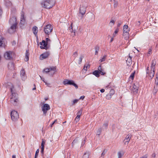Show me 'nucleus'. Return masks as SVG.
<instances>
[{
    "label": "nucleus",
    "mask_w": 158,
    "mask_h": 158,
    "mask_svg": "<svg viewBox=\"0 0 158 158\" xmlns=\"http://www.w3.org/2000/svg\"><path fill=\"white\" fill-rule=\"evenodd\" d=\"M8 85L9 86H7V88L10 89L12 95V97L10 98V102L13 105L16 106L19 101L17 98L18 94L16 93H13V89L14 87L11 83H8Z\"/></svg>",
    "instance_id": "1"
},
{
    "label": "nucleus",
    "mask_w": 158,
    "mask_h": 158,
    "mask_svg": "<svg viewBox=\"0 0 158 158\" xmlns=\"http://www.w3.org/2000/svg\"><path fill=\"white\" fill-rule=\"evenodd\" d=\"M9 23L12 25L8 29V32L10 34L14 32L17 25L16 18L15 17H12L9 20Z\"/></svg>",
    "instance_id": "2"
},
{
    "label": "nucleus",
    "mask_w": 158,
    "mask_h": 158,
    "mask_svg": "<svg viewBox=\"0 0 158 158\" xmlns=\"http://www.w3.org/2000/svg\"><path fill=\"white\" fill-rule=\"evenodd\" d=\"M41 5L43 7L45 8L49 9L54 6L55 3L53 1L46 0L42 2Z\"/></svg>",
    "instance_id": "3"
},
{
    "label": "nucleus",
    "mask_w": 158,
    "mask_h": 158,
    "mask_svg": "<svg viewBox=\"0 0 158 158\" xmlns=\"http://www.w3.org/2000/svg\"><path fill=\"white\" fill-rule=\"evenodd\" d=\"M49 42H51V40L48 38H46L45 40H43L42 42H40V48L42 49L47 50L48 49V45Z\"/></svg>",
    "instance_id": "4"
},
{
    "label": "nucleus",
    "mask_w": 158,
    "mask_h": 158,
    "mask_svg": "<svg viewBox=\"0 0 158 158\" xmlns=\"http://www.w3.org/2000/svg\"><path fill=\"white\" fill-rule=\"evenodd\" d=\"M87 6V4L86 2L83 3L81 5L80 7L79 12L82 15L85 14Z\"/></svg>",
    "instance_id": "5"
},
{
    "label": "nucleus",
    "mask_w": 158,
    "mask_h": 158,
    "mask_svg": "<svg viewBox=\"0 0 158 158\" xmlns=\"http://www.w3.org/2000/svg\"><path fill=\"white\" fill-rule=\"evenodd\" d=\"M63 84L64 85H73L76 89L78 88V85L75 83L74 81L72 80H69L68 79H65L63 81Z\"/></svg>",
    "instance_id": "6"
},
{
    "label": "nucleus",
    "mask_w": 158,
    "mask_h": 158,
    "mask_svg": "<svg viewBox=\"0 0 158 158\" xmlns=\"http://www.w3.org/2000/svg\"><path fill=\"white\" fill-rule=\"evenodd\" d=\"M10 115L11 119L13 121H16L19 118V114L18 112L15 110H13L11 112Z\"/></svg>",
    "instance_id": "7"
},
{
    "label": "nucleus",
    "mask_w": 158,
    "mask_h": 158,
    "mask_svg": "<svg viewBox=\"0 0 158 158\" xmlns=\"http://www.w3.org/2000/svg\"><path fill=\"white\" fill-rule=\"evenodd\" d=\"M52 26L51 25L48 24L45 27L44 31L45 34L49 35L52 32Z\"/></svg>",
    "instance_id": "8"
},
{
    "label": "nucleus",
    "mask_w": 158,
    "mask_h": 158,
    "mask_svg": "<svg viewBox=\"0 0 158 158\" xmlns=\"http://www.w3.org/2000/svg\"><path fill=\"white\" fill-rule=\"evenodd\" d=\"M32 31L33 33L35 35V36L36 37V42L37 43V44L38 45V47L39 46V39L38 36H37V33L38 31V28L36 26H35L33 27L32 28Z\"/></svg>",
    "instance_id": "9"
},
{
    "label": "nucleus",
    "mask_w": 158,
    "mask_h": 158,
    "mask_svg": "<svg viewBox=\"0 0 158 158\" xmlns=\"http://www.w3.org/2000/svg\"><path fill=\"white\" fill-rule=\"evenodd\" d=\"M50 109V106L47 104H44L42 107V111H43L44 114L45 115H46L47 111Z\"/></svg>",
    "instance_id": "10"
},
{
    "label": "nucleus",
    "mask_w": 158,
    "mask_h": 158,
    "mask_svg": "<svg viewBox=\"0 0 158 158\" xmlns=\"http://www.w3.org/2000/svg\"><path fill=\"white\" fill-rule=\"evenodd\" d=\"M12 52L11 51L6 52L4 54V56L6 60H10L12 58Z\"/></svg>",
    "instance_id": "11"
},
{
    "label": "nucleus",
    "mask_w": 158,
    "mask_h": 158,
    "mask_svg": "<svg viewBox=\"0 0 158 158\" xmlns=\"http://www.w3.org/2000/svg\"><path fill=\"white\" fill-rule=\"evenodd\" d=\"M149 67H148L146 70L147 73L148 74V76H149L152 79L153 77L155 74L154 69H151L150 72H149Z\"/></svg>",
    "instance_id": "12"
},
{
    "label": "nucleus",
    "mask_w": 158,
    "mask_h": 158,
    "mask_svg": "<svg viewBox=\"0 0 158 158\" xmlns=\"http://www.w3.org/2000/svg\"><path fill=\"white\" fill-rule=\"evenodd\" d=\"M49 55V52H46L40 55V60H43L48 58Z\"/></svg>",
    "instance_id": "13"
},
{
    "label": "nucleus",
    "mask_w": 158,
    "mask_h": 158,
    "mask_svg": "<svg viewBox=\"0 0 158 158\" xmlns=\"http://www.w3.org/2000/svg\"><path fill=\"white\" fill-rule=\"evenodd\" d=\"M56 66H52L49 68V72H51V75H53L56 72Z\"/></svg>",
    "instance_id": "14"
},
{
    "label": "nucleus",
    "mask_w": 158,
    "mask_h": 158,
    "mask_svg": "<svg viewBox=\"0 0 158 158\" xmlns=\"http://www.w3.org/2000/svg\"><path fill=\"white\" fill-rule=\"evenodd\" d=\"M20 75L23 80H25L26 78V77L25 75V72L24 70L22 69L20 71Z\"/></svg>",
    "instance_id": "15"
},
{
    "label": "nucleus",
    "mask_w": 158,
    "mask_h": 158,
    "mask_svg": "<svg viewBox=\"0 0 158 158\" xmlns=\"http://www.w3.org/2000/svg\"><path fill=\"white\" fill-rule=\"evenodd\" d=\"M127 65L128 66H131L132 64V60L131 57L130 56H129V58H128L126 61Z\"/></svg>",
    "instance_id": "16"
},
{
    "label": "nucleus",
    "mask_w": 158,
    "mask_h": 158,
    "mask_svg": "<svg viewBox=\"0 0 158 158\" xmlns=\"http://www.w3.org/2000/svg\"><path fill=\"white\" fill-rule=\"evenodd\" d=\"M24 14L23 12L21 13V18L20 24L21 25H23L25 23V19L24 17Z\"/></svg>",
    "instance_id": "17"
},
{
    "label": "nucleus",
    "mask_w": 158,
    "mask_h": 158,
    "mask_svg": "<svg viewBox=\"0 0 158 158\" xmlns=\"http://www.w3.org/2000/svg\"><path fill=\"white\" fill-rule=\"evenodd\" d=\"M42 141L41 143V152L43 155L44 154V144H45V141H44L43 139H42Z\"/></svg>",
    "instance_id": "18"
},
{
    "label": "nucleus",
    "mask_w": 158,
    "mask_h": 158,
    "mask_svg": "<svg viewBox=\"0 0 158 158\" xmlns=\"http://www.w3.org/2000/svg\"><path fill=\"white\" fill-rule=\"evenodd\" d=\"M8 68L9 69L11 70H13L15 69L14 65L12 62H9L8 64Z\"/></svg>",
    "instance_id": "19"
},
{
    "label": "nucleus",
    "mask_w": 158,
    "mask_h": 158,
    "mask_svg": "<svg viewBox=\"0 0 158 158\" xmlns=\"http://www.w3.org/2000/svg\"><path fill=\"white\" fill-rule=\"evenodd\" d=\"M5 39L2 36L0 35V47H2L4 45V40Z\"/></svg>",
    "instance_id": "20"
},
{
    "label": "nucleus",
    "mask_w": 158,
    "mask_h": 158,
    "mask_svg": "<svg viewBox=\"0 0 158 158\" xmlns=\"http://www.w3.org/2000/svg\"><path fill=\"white\" fill-rule=\"evenodd\" d=\"M29 50H26V53H25V57L24 58V60H25V61H27L29 59Z\"/></svg>",
    "instance_id": "21"
},
{
    "label": "nucleus",
    "mask_w": 158,
    "mask_h": 158,
    "mask_svg": "<svg viewBox=\"0 0 158 158\" xmlns=\"http://www.w3.org/2000/svg\"><path fill=\"white\" fill-rule=\"evenodd\" d=\"M123 35L124 39L127 40L129 38V35L128 32H123Z\"/></svg>",
    "instance_id": "22"
},
{
    "label": "nucleus",
    "mask_w": 158,
    "mask_h": 158,
    "mask_svg": "<svg viewBox=\"0 0 158 158\" xmlns=\"http://www.w3.org/2000/svg\"><path fill=\"white\" fill-rule=\"evenodd\" d=\"M156 61L155 60H153L152 62V64L151 66V69H154L155 66L156 64Z\"/></svg>",
    "instance_id": "23"
},
{
    "label": "nucleus",
    "mask_w": 158,
    "mask_h": 158,
    "mask_svg": "<svg viewBox=\"0 0 158 158\" xmlns=\"http://www.w3.org/2000/svg\"><path fill=\"white\" fill-rule=\"evenodd\" d=\"M93 74L96 77H98L100 76V72L98 70H95L93 72Z\"/></svg>",
    "instance_id": "24"
},
{
    "label": "nucleus",
    "mask_w": 158,
    "mask_h": 158,
    "mask_svg": "<svg viewBox=\"0 0 158 158\" xmlns=\"http://www.w3.org/2000/svg\"><path fill=\"white\" fill-rule=\"evenodd\" d=\"M90 153L89 152H85L82 156L83 158H89Z\"/></svg>",
    "instance_id": "25"
},
{
    "label": "nucleus",
    "mask_w": 158,
    "mask_h": 158,
    "mask_svg": "<svg viewBox=\"0 0 158 158\" xmlns=\"http://www.w3.org/2000/svg\"><path fill=\"white\" fill-rule=\"evenodd\" d=\"M128 26L124 25L123 27V32H128L129 30L128 29Z\"/></svg>",
    "instance_id": "26"
},
{
    "label": "nucleus",
    "mask_w": 158,
    "mask_h": 158,
    "mask_svg": "<svg viewBox=\"0 0 158 158\" xmlns=\"http://www.w3.org/2000/svg\"><path fill=\"white\" fill-rule=\"evenodd\" d=\"M130 136H131V135H130L129 134L127 135L125 137V138L124 140V141L126 140L129 142L131 138V137H130Z\"/></svg>",
    "instance_id": "27"
},
{
    "label": "nucleus",
    "mask_w": 158,
    "mask_h": 158,
    "mask_svg": "<svg viewBox=\"0 0 158 158\" xmlns=\"http://www.w3.org/2000/svg\"><path fill=\"white\" fill-rule=\"evenodd\" d=\"M133 88L134 92H135L136 93L137 92L138 89L137 86H136L135 85H133Z\"/></svg>",
    "instance_id": "28"
},
{
    "label": "nucleus",
    "mask_w": 158,
    "mask_h": 158,
    "mask_svg": "<svg viewBox=\"0 0 158 158\" xmlns=\"http://www.w3.org/2000/svg\"><path fill=\"white\" fill-rule=\"evenodd\" d=\"M40 78H41V79L43 80L44 82L45 83V84L48 86L50 87L51 84L49 83H48L46 81H45L44 79L43 78H42L40 76Z\"/></svg>",
    "instance_id": "29"
},
{
    "label": "nucleus",
    "mask_w": 158,
    "mask_h": 158,
    "mask_svg": "<svg viewBox=\"0 0 158 158\" xmlns=\"http://www.w3.org/2000/svg\"><path fill=\"white\" fill-rule=\"evenodd\" d=\"M123 154V153L122 154L121 151L118 152V158H121Z\"/></svg>",
    "instance_id": "30"
},
{
    "label": "nucleus",
    "mask_w": 158,
    "mask_h": 158,
    "mask_svg": "<svg viewBox=\"0 0 158 158\" xmlns=\"http://www.w3.org/2000/svg\"><path fill=\"white\" fill-rule=\"evenodd\" d=\"M102 131V129L101 128H99L97 132V135H99Z\"/></svg>",
    "instance_id": "31"
},
{
    "label": "nucleus",
    "mask_w": 158,
    "mask_h": 158,
    "mask_svg": "<svg viewBox=\"0 0 158 158\" xmlns=\"http://www.w3.org/2000/svg\"><path fill=\"white\" fill-rule=\"evenodd\" d=\"M106 55H105L100 60V61L101 62H102L105 61L106 58Z\"/></svg>",
    "instance_id": "32"
},
{
    "label": "nucleus",
    "mask_w": 158,
    "mask_h": 158,
    "mask_svg": "<svg viewBox=\"0 0 158 158\" xmlns=\"http://www.w3.org/2000/svg\"><path fill=\"white\" fill-rule=\"evenodd\" d=\"M135 73V71H134L133 73H132L131 75L130 78L132 80L133 79L134 77V75Z\"/></svg>",
    "instance_id": "33"
},
{
    "label": "nucleus",
    "mask_w": 158,
    "mask_h": 158,
    "mask_svg": "<svg viewBox=\"0 0 158 158\" xmlns=\"http://www.w3.org/2000/svg\"><path fill=\"white\" fill-rule=\"evenodd\" d=\"M83 58V56L82 55H81L79 58V64H80L82 62V60Z\"/></svg>",
    "instance_id": "34"
},
{
    "label": "nucleus",
    "mask_w": 158,
    "mask_h": 158,
    "mask_svg": "<svg viewBox=\"0 0 158 158\" xmlns=\"http://www.w3.org/2000/svg\"><path fill=\"white\" fill-rule=\"evenodd\" d=\"M6 5L8 7L10 6L11 5V2L9 1L6 2Z\"/></svg>",
    "instance_id": "35"
},
{
    "label": "nucleus",
    "mask_w": 158,
    "mask_h": 158,
    "mask_svg": "<svg viewBox=\"0 0 158 158\" xmlns=\"http://www.w3.org/2000/svg\"><path fill=\"white\" fill-rule=\"evenodd\" d=\"M99 47L98 46H96L95 47V55H98V51L99 50Z\"/></svg>",
    "instance_id": "36"
},
{
    "label": "nucleus",
    "mask_w": 158,
    "mask_h": 158,
    "mask_svg": "<svg viewBox=\"0 0 158 158\" xmlns=\"http://www.w3.org/2000/svg\"><path fill=\"white\" fill-rule=\"evenodd\" d=\"M118 30H119V29L118 28H117L115 30V31L114 34H113V37H114L115 36V35L118 33Z\"/></svg>",
    "instance_id": "37"
},
{
    "label": "nucleus",
    "mask_w": 158,
    "mask_h": 158,
    "mask_svg": "<svg viewBox=\"0 0 158 158\" xmlns=\"http://www.w3.org/2000/svg\"><path fill=\"white\" fill-rule=\"evenodd\" d=\"M101 74L102 75H105L106 74V73L104 72L103 69H102V70L100 71V74Z\"/></svg>",
    "instance_id": "38"
},
{
    "label": "nucleus",
    "mask_w": 158,
    "mask_h": 158,
    "mask_svg": "<svg viewBox=\"0 0 158 158\" xmlns=\"http://www.w3.org/2000/svg\"><path fill=\"white\" fill-rule=\"evenodd\" d=\"M118 6V2L117 1H114V8H117Z\"/></svg>",
    "instance_id": "39"
},
{
    "label": "nucleus",
    "mask_w": 158,
    "mask_h": 158,
    "mask_svg": "<svg viewBox=\"0 0 158 158\" xmlns=\"http://www.w3.org/2000/svg\"><path fill=\"white\" fill-rule=\"evenodd\" d=\"M114 90L113 89H112L110 90L109 94H110V95H111V96H112L113 94H114Z\"/></svg>",
    "instance_id": "40"
},
{
    "label": "nucleus",
    "mask_w": 158,
    "mask_h": 158,
    "mask_svg": "<svg viewBox=\"0 0 158 158\" xmlns=\"http://www.w3.org/2000/svg\"><path fill=\"white\" fill-rule=\"evenodd\" d=\"M78 142V141L77 139H74L72 143V146H73L74 144L77 143Z\"/></svg>",
    "instance_id": "41"
},
{
    "label": "nucleus",
    "mask_w": 158,
    "mask_h": 158,
    "mask_svg": "<svg viewBox=\"0 0 158 158\" xmlns=\"http://www.w3.org/2000/svg\"><path fill=\"white\" fill-rule=\"evenodd\" d=\"M107 151L106 149H105L103 151V152L102 153L101 156H103L105 155V154L107 152Z\"/></svg>",
    "instance_id": "42"
},
{
    "label": "nucleus",
    "mask_w": 158,
    "mask_h": 158,
    "mask_svg": "<svg viewBox=\"0 0 158 158\" xmlns=\"http://www.w3.org/2000/svg\"><path fill=\"white\" fill-rule=\"evenodd\" d=\"M49 68L45 69L44 70L43 72H45L46 73L49 72Z\"/></svg>",
    "instance_id": "43"
},
{
    "label": "nucleus",
    "mask_w": 158,
    "mask_h": 158,
    "mask_svg": "<svg viewBox=\"0 0 158 158\" xmlns=\"http://www.w3.org/2000/svg\"><path fill=\"white\" fill-rule=\"evenodd\" d=\"M111 97V95H110V94H108L106 96V99H110Z\"/></svg>",
    "instance_id": "44"
},
{
    "label": "nucleus",
    "mask_w": 158,
    "mask_h": 158,
    "mask_svg": "<svg viewBox=\"0 0 158 158\" xmlns=\"http://www.w3.org/2000/svg\"><path fill=\"white\" fill-rule=\"evenodd\" d=\"M82 111V110L81 109L77 113V115H79L80 116H81V114Z\"/></svg>",
    "instance_id": "45"
},
{
    "label": "nucleus",
    "mask_w": 158,
    "mask_h": 158,
    "mask_svg": "<svg viewBox=\"0 0 158 158\" xmlns=\"http://www.w3.org/2000/svg\"><path fill=\"white\" fill-rule=\"evenodd\" d=\"M155 88V87L154 86V89L153 91V93H154V94H155L157 91V89H156Z\"/></svg>",
    "instance_id": "46"
},
{
    "label": "nucleus",
    "mask_w": 158,
    "mask_h": 158,
    "mask_svg": "<svg viewBox=\"0 0 158 158\" xmlns=\"http://www.w3.org/2000/svg\"><path fill=\"white\" fill-rule=\"evenodd\" d=\"M78 55L77 52H75L73 54V56L75 58Z\"/></svg>",
    "instance_id": "47"
},
{
    "label": "nucleus",
    "mask_w": 158,
    "mask_h": 158,
    "mask_svg": "<svg viewBox=\"0 0 158 158\" xmlns=\"http://www.w3.org/2000/svg\"><path fill=\"white\" fill-rule=\"evenodd\" d=\"M108 124L107 123H105L103 124V126L106 128L107 127Z\"/></svg>",
    "instance_id": "48"
},
{
    "label": "nucleus",
    "mask_w": 158,
    "mask_h": 158,
    "mask_svg": "<svg viewBox=\"0 0 158 158\" xmlns=\"http://www.w3.org/2000/svg\"><path fill=\"white\" fill-rule=\"evenodd\" d=\"M98 71H99L100 72V71L101 70H102V69H102V66H101V64L99 66V67H98Z\"/></svg>",
    "instance_id": "49"
},
{
    "label": "nucleus",
    "mask_w": 158,
    "mask_h": 158,
    "mask_svg": "<svg viewBox=\"0 0 158 158\" xmlns=\"http://www.w3.org/2000/svg\"><path fill=\"white\" fill-rule=\"evenodd\" d=\"M152 51V49L151 48H149L148 50V54L149 55H150V54H151Z\"/></svg>",
    "instance_id": "50"
},
{
    "label": "nucleus",
    "mask_w": 158,
    "mask_h": 158,
    "mask_svg": "<svg viewBox=\"0 0 158 158\" xmlns=\"http://www.w3.org/2000/svg\"><path fill=\"white\" fill-rule=\"evenodd\" d=\"M78 101V100H77V99H75V100H74L73 101V105L74 104L77 103V102Z\"/></svg>",
    "instance_id": "51"
},
{
    "label": "nucleus",
    "mask_w": 158,
    "mask_h": 158,
    "mask_svg": "<svg viewBox=\"0 0 158 158\" xmlns=\"http://www.w3.org/2000/svg\"><path fill=\"white\" fill-rule=\"evenodd\" d=\"M72 24H73V23H72L71 24V26H70V30H71H71H70V31L71 32H73V27L72 26Z\"/></svg>",
    "instance_id": "52"
},
{
    "label": "nucleus",
    "mask_w": 158,
    "mask_h": 158,
    "mask_svg": "<svg viewBox=\"0 0 158 158\" xmlns=\"http://www.w3.org/2000/svg\"><path fill=\"white\" fill-rule=\"evenodd\" d=\"M156 154L155 153H153L152 156L151 158H155Z\"/></svg>",
    "instance_id": "53"
},
{
    "label": "nucleus",
    "mask_w": 158,
    "mask_h": 158,
    "mask_svg": "<svg viewBox=\"0 0 158 158\" xmlns=\"http://www.w3.org/2000/svg\"><path fill=\"white\" fill-rule=\"evenodd\" d=\"M155 84L157 86L158 85V80H156L155 81ZM157 87V86H156Z\"/></svg>",
    "instance_id": "54"
},
{
    "label": "nucleus",
    "mask_w": 158,
    "mask_h": 158,
    "mask_svg": "<svg viewBox=\"0 0 158 158\" xmlns=\"http://www.w3.org/2000/svg\"><path fill=\"white\" fill-rule=\"evenodd\" d=\"M148 157L147 155H145L144 156H142L140 158H147Z\"/></svg>",
    "instance_id": "55"
},
{
    "label": "nucleus",
    "mask_w": 158,
    "mask_h": 158,
    "mask_svg": "<svg viewBox=\"0 0 158 158\" xmlns=\"http://www.w3.org/2000/svg\"><path fill=\"white\" fill-rule=\"evenodd\" d=\"M124 144L125 145L126 144H128V143L129 142L128 141H126V140H125V141H124Z\"/></svg>",
    "instance_id": "56"
},
{
    "label": "nucleus",
    "mask_w": 158,
    "mask_h": 158,
    "mask_svg": "<svg viewBox=\"0 0 158 158\" xmlns=\"http://www.w3.org/2000/svg\"><path fill=\"white\" fill-rule=\"evenodd\" d=\"M140 21H138V22L137 23H136V25L137 26H139V25H140Z\"/></svg>",
    "instance_id": "57"
},
{
    "label": "nucleus",
    "mask_w": 158,
    "mask_h": 158,
    "mask_svg": "<svg viewBox=\"0 0 158 158\" xmlns=\"http://www.w3.org/2000/svg\"><path fill=\"white\" fill-rule=\"evenodd\" d=\"M110 23H113V25H114V21L113 20H111L110 21Z\"/></svg>",
    "instance_id": "58"
},
{
    "label": "nucleus",
    "mask_w": 158,
    "mask_h": 158,
    "mask_svg": "<svg viewBox=\"0 0 158 158\" xmlns=\"http://www.w3.org/2000/svg\"><path fill=\"white\" fill-rule=\"evenodd\" d=\"M2 13V11L1 9V7H0V16L1 15Z\"/></svg>",
    "instance_id": "59"
},
{
    "label": "nucleus",
    "mask_w": 158,
    "mask_h": 158,
    "mask_svg": "<svg viewBox=\"0 0 158 158\" xmlns=\"http://www.w3.org/2000/svg\"><path fill=\"white\" fill-rule=\"evenodd\" d=\"M38 155V153L37 154L36 153H35V158H37V156Z\"/></svg>",
    "instance_id": "60"
},
{
    "label": "nucleus",
    "mask_w": 158,
    "mask_h": 158,
    "mask_svg": "<svg viewBox=\"0 0 158 158\" xmlns=\"http://www.w3.org/2000/svg\"><path fill=\"white\" fill-rule=\"evenodd\" d=\"M81 116H80L79 115H77V117H76V118H77V119H80V117Z\"/></svg>",
    "instance_id": "61"
},
{
    "label": "nucleus",
    "mask_w": 158,
    "mask_h": 158,
    "mask_svg": "<svg viewBox=\"0 0 158 158\" xmlns=\"http://www.w3.org/2000/svg\"><path fill=\"white\" fill-rule=\"evenodd\" d=\"M100 91L101 93H103L105 91V89H102L100 90Z\"/></svg>",
    "instance_id": "62"
},
{
    "label": "nucleus",
    "mask_w": 158,
    "mask_h": 158,
    "mask_svg": "<svg viewBox=\"0 0 158 158\" xmlns=\"http://www.w3.org/2000/svg\"><path fill=\"white\" fill-rule=\"evenodd\" d=\"M85 98V96H81L80 98V99H82V100L84 98Z\"/></svg>",
    "instance_id": "63"
},
{
    "label": "nucleus",
    "mask_w": 158,
    "mask_h": 158,
    "mask_svg": "<svg viewBox=\"0 0 158 158\" xmlns=\"http://www.w3.org/2000/svg\"><path fill=\"white\" fill-rule=\"evenodd\" d=\"M114 37L113 36H112V37H111V39L110 40V42H112V41H113V38H114Z\"/></svg>",
    "instance_id": "64"
}]
</instances>
